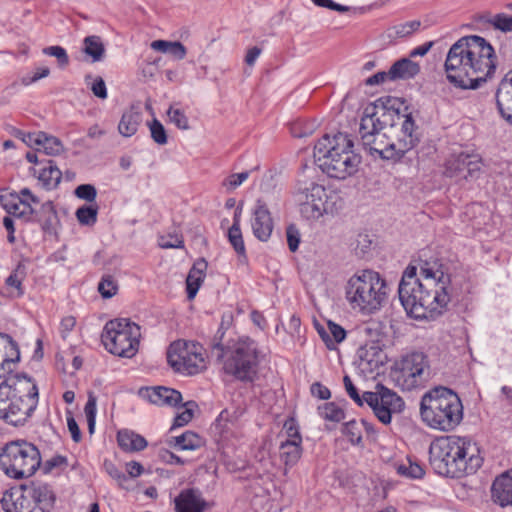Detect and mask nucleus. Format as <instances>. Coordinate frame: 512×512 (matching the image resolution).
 I'll return each mask as SVG.
<instances>
[{"instance_id":"412c9836","label":"nucleus","mask_w":512,"mask_h":512,"mask_svg":"<svg viewBox=\"0 0 512 512\" xmlns=\"http://www.w3.org/2000/svg\"><path fill=\"white\" fill-rule=\"evenodd\" d=\"M208 503L202 492L195 488H186L174 498L175 512H205Z\"/></svg>"},{"instance_id":"a18cd8bd","label":"nucleus","mask_w":512,"mask_h":512,"mask_svg":"<svg viewBox=\"0 0 512 512\" xmlns=\"http://www.w3.org/2000/svg\"><path fill=\"white\" fill-rule=\"evenodd\" d=\"M228 239L236 253L241 257H246V249L240 227H230L228 230Z\"/></svg>"},{"instance_id":"0e129e2a","label":"nucleus","mask_w":512,"mask_h":512,"mask_svg":"<svg viewBox=\"0 0 512 512\" xmlns=\"http://www.w3.org/2000/svg\"><path fill=\"white\" fill-rule=\"evenodd\" d=\"M160 247L168 249V248H183L184 241L182 237L175 235L169 236V238L161 237L159 242Z\"/></svg>"},{"instance_id":"473e14b6","label":"nucleus","mask_w":512,"mask_h":512,"mask_svg":"<svg viewBox=\"0 0 512 512\" xmlns=\"http://www.w3.org/2000/svg\"><path fill=\"white\" fill-rule=\"evenodd\" d=\"M82 51L91 59V62H100L105 56V46L100 36L91 35L83 40Z\"/></svg>"},{"instance_id":"f257e3e1","label":"nucleus","mask_w":512,"mask_h":512,"mask_svg":"<svg viewBox=\"0 0 512 512\" xmlns=\"http://www.w3.org/2000/svg\"><path fill=\"white\" fill-rule=\"evenodd\" d=\"M417 267L409 265L399 284V299L407 314L415 319L442 314L451 301V275L437 258L419 259Z\"/></svg>"},{"instance_id":"f3484780","label":"nucleus","mask_w":512,"mask_h":512,"mask_svg":"<svg viewBox=\"0 0 512 512\" xmlns=\"http://www.w3.org/2000/svg\"><path fill=\"white\" fill-rule=\"evenodd\" d=\"M363 397L374 415L385 425L391 423L393 413H400L405 406L400 396L381 384L376 386L374 392H364Z\"/></svg>"},{"instance_id":"a878e982","label":"nucleus","mask_w":512,"mask_h":512,"mask_svg":"<svg viewBox=\"0 0 512 512\" xmlns=\"http://www.w3.org/2000/svg\"><path fill=\"white\" fill-rule=\"evenodd\" d=\"M492 497L502 507L512 505V470L498 476L491 488Z\"/></svg>"},{"instance_id":"4c0bfd02","label":"nucleus","mask_w":512,"mask_h":512,"mask_svg":"<svg viewBox=\"0 0 512 512\" xmlns=\"http://www.w3.org/2000/svg\"><path fill=\"white\" fill-rule=\"evenodd\" d=\"M480 20L491 25L495 30L503 33L512 32V15L506 13L485 14L480 16Z\"/></svg>"},{"instance_id":"9d476101","label":"nucleus","mask_w":512,"mask_h":512,"mask_svg":"<svg viewBox=\"0 0 512 512\" xmlns=\"http://www.w3.org/2000/svg\"><path fill=\"white\" fill-rule=\"evenodd\" d=\"M56 496L45 483H31L11 488L3 493L0 500L5 512H50Z\"/></svg>"},{"instance_id":"bf43d9fd","label":"nucleus","mask_w":512,"mask_h":512,"mask_svg":"<svg viewBox=\"0 0 512 512\" xmlns=\"http://www.w3.org/2000/svg\"><path fill=\"white\" fill-rule=\"evenodd\" d=\"M189 405L194 406L195 404L193 402H188L185 404V410L175 417L172 428L182 427L192 420L193 410L188 407Z\"/></svg>"},{"instance_id":"39448f33","label":"nucleus","mask_w":512,"mask_h":512,"mask_svg":"<svg viewBox=\"0 0 512 512\" xmlns=\"http://www.w3.org/2000/svg\"><path fill=\"white\" fill-rule=\"evenodd\" d=\"M420 415L428 427L449 432L462 422L463 404L455 391L444 386H437L422 396Z\"/></svg>"},{"instance_id":"37998d69","label":"nucleus","mask_w":512,"mask_h":512,"mask_svg":"<svg viewBox=\"0 0 512 512\" xmlns=\"http://www.w3.org/2000/svg\"><path fill=\"white\" fill-rule=\"evenodd\" d=\"M318 413L323 419L333 422H340L345 417L344 411L333 402L319 406Z\"/></svg>"},{"instance_id":"2eb2a0df","label":"nucleus","mask_w":512,"mask_h":512,"mask_svg":"<svg viewBox=\"0 0 512 512\" xmlns=\"http://www.w3.org/2000/svg\"><path fill=\"white\" fill-rule=\"evenodd\" d=\"M392 375L397 385L411 391L423 386L430 375L427 356L422 352H412L395 364Z\"/></svg>"},{"instance_id":"c03bdc74","label":"nucleus","mask_w":512,"mask_h":512,"mask_svg":"<svg viewBox=\"0 0 512 512\" xmlns=\"http://www.w3.org/2000/svg\"><path fill=\"white\" fill-rule=\"evenodd\" d=\"M97 206H81L76 211V218L82 225H93L97 221Z\"/></svg>"},{"instance_id":"5fc2aeb1","label":"nucleus","mask_w":512,"mask_h":512,"mask_svg":"<svg viewBox=\"0 0 512 512\" xmlns=\"http://www.w3.org/2000/svg\"><path fill=\"white\" fill-rule=\"evenodd\" d=\"M74 194L79 199L94 202L97 196V190L91 184H81L75 189Z\"/></svg>"},{"instance_id":"c9c22d12","label":"nucleus","mask_w":512,"mask_h":512,"mask_svg":"<svg viewBox=\"0 0 512 512\" xmlns=\"http://www.w3.org/2000/svg\"><path fill=\"white\" fill-rule=\"evenodd\" d=\"M421 26L419 20H412L400 24L393 25L386 30V36L389 40L405 38L415 33Z\"/></svg>"},{"instance_id":"5701e85b","label":"nucleus","mask_w":512,"mask_h":512,"mask_svg":"<svg viewBox=\"0 0 512 512\" xmlns=\"http://www.w3.org/2000/svg\"><path fill=\"white\" fill-rule=\"evenodd\" d=\"M251 227L254 236L260 241L265 242L271 237L273 220L267 206L260 200L257 201L256 208L253 212Z\"/></svg>"},{"instance_id":"72a5a7b5","label":"nucleus","mask_w":512,"mask_h":512,"mask_svg":"<svg viewBox=\"0 0 512 512\" xmlns=\"http://www.w3.org/2000/svg\"><path fill=\"white\" fill-rule=\"evenodd\" d=\"M318 332L328 349H334L335 345L342 342L346 337L345 329L332 321L328 322V331L321 328Z\"/></svg>"},{"instance_id":"b1692460","label":"nucleus","mask_w":512,"mask_h":512,"mask_svg":"<svg viewBox=\"0 0 512 512\" xmlns=\"http://www.w3.org/2000/svg\"><path fill=\"white\" fill-rule=\"evenodd\" d=\"M496 104L502 118L512 124V70L499 83Z\"/></svg>"},{"instance_id":"3c124183","label":"nucleus","mask_w":512,"mask_h":512,"mask_svg":"<svg viewBox=\"0 0 512 512\" xmlns=\"http://www.w3.org/2000/svg\"><path fill=\"white\" fill-rule=\"evenodd\" d=\"M343 434L346 435L353 445H359L362 442V434L359 424L355 420L344 424Z\"/></svg>"},{"instance_id":"e433bc0d","label":"nucleus","mask_w":512,"mask_h":512,"mask_svg":"<svg viewBox=\"0 0 512 512\" xmlns=\"http://www.w3.org/2000/svg\"><path fill=\"white\" fill-rule=\"evenodd\" d=\"M26 266L23 263H18L16 268L6 278L5 284L9 289H13V295L20 297L24 294L22 283L26 278Z\"/></svg>"},{"instance_id":"09e8293b","label":"nucleus","mask_w":512,"mask_h":512,"mask_svg":"<svg viewBox=\"0 0 512 512\" xmlns=\"http://www.w3.org/2000/svg\"><path fill=\"white\" fill-rule=\"evenodd\" d=\"M117 290V283L110 275L103 276L98 284V291L103 298L113 297L117 293Z\"/></svg>"},{"instance_id":"864d4df0","label":"nucleus","mask_w":512,"mask_h":512,"mask_svg":"<svg viewBox=\"0 0 512 512\" xmlns=\"http://www.w3.org/2000/svg\"><path fill=\"white\" fill-rule=\"evenodd\" d=\"M43 54L55 57L60 67H66L69 64V57L66 50L58 45L45 47Z\"/></svg>"},{"instance_id":"6e6d98bb","label":"nucleus","mask_w":512,"mask_h":512,"mask_svg":"<svg viewBox=\"0 0 512 512\" xmlns=\"http://www.w3.org/2000/svg\"><path fill=\"white\" fill-rule=\"evenodd\" d=\"M343 383H344L345 390H346L347 394L349 395V397L358 406H363V404L365 403L364 397H363V395L360 396V394L358 393L357 388L355 387V385L353 384L351 378L348 375L344 376Z\"/></svg>"},{"instance_id":"2f4dec72","label":"nucleus","mask_w":512,"mask_h":512,"mask_svg":"<svg viewBox=\"0 0 512 512\" xmlns=\"http://www.w3.org/2000/svg\"><path fill=\"white\" fill-rule=\"evenodd\" d=\"M117 441L121 449L128 452L141 451L145 449L148 444L144 437L129 430L119 431Z\"/></svg>"},{"instance_id":"49530a36","label":"nucleus","mask_w":512,"mask_h":512,"mask_svg":"<svg viewBox=\"0 0 512 512\" xmlns=\"http://www.w3.org/2000/svg\"><path fill=\"white\" fill-rule=\"evenodd\" d=\"M149 130L152 140L158 145H165L168 142V136L166 129L163 124L154 118L151 123H149Z\"/></svg>"},{"instance_id":"a211bd4d","label":"nucleus","mask_w":512,"mask_h":512,"mask_svg":"<svg viewBox=\"0 0 512 512\" xmlns=\"http://www.w3.org/2000/svg\"><path fill=\"white\" fill-rule=\"evenodd\" d=\"M385 112L391 113V120L388 121V126H401V137L397 140V148L398 152L405 154L413 149L419 140L416 133L417 126L415 121L410 113L401 114L398 109H393L392 107L385 106Z\"/></svg>"},{"instance_id":"6e6552de","label":"nucleus","mask_w":512,"mask_h":512,"mask_svg":"<svg viewBox=\"0 0 512 512\" xmlns=\"http://www.w3.org/2000/svg\"><path fill=\"white\" fill-rule=\"evenodd\" d=\"M212 354L222 361L224 372L238 380L252 381L257 374L260 352L257 343L248 337L228 346L214 342Z\"/></svg>"},{"instance_id":"79ce46f5","label":"nucleus","mask_w":512,"mask_h":512,"mask_svg":"<svg viewBox=\"0 0 512 512\" xmlns=\"http://www.w3.org/2000/svg\"><path fill=\"white\" fill-rule=\"evenodd\" d=\"M237 416L228 410H223L215 421V430L220 434H228L236 426Z\"/></svg>"},{"instance_id":"052dcab7","label":"nucleus","mask_w":512,"mask_h":512,"mask_svg":"<svg viewBox=\"0 0 512 512\" xmlns=\"http://www.w3.org/2000/svg\"><path fill=\"white\" fill-rule=\"evenodd\" d=\"M248 177L249 173L247 171L235 173L226 178L223 182V185L228 189L233 190L240 186Z\"/></svg>"},{"instance_id":"774afa93","label":"nucleus","mask_w":512,"mask_h":512,"mask_svg":"<svg viewBox=\"0 0 512 512\" xmlns=\"http://www.w3.org/2000/svg\"><path fill=\"white\" fill-rule=\"evenodd\" d=\"M75 325H76V319L73 316L64 317L60 323V333H61L62 338L65 339L68 336L69 332H71L73 330Z\"/></svg>"},{"instance_id":"4468645a","label":"nucleus","mask_w":512,"mask_h":512,"mask_svg":"<svg viewBox=\"0 0 512 512\" xmlns=\"http://www.w3.org/2000/svg\"><path fill=\"white\" fill-rule=\"evenodd\" d=\"M202 350V346L196 342L174 341L167 351L168 364L177 373L196 375L206 368Z\"/></svg>"},{"instance_id":"cd10ccee","label":"nucleus","mask_w":512,"mask_h":512,"mask_svg":"<svg viewBox=\"0 0 512 512\" xmlns=\"http://www.w3.org/2000/svg\"><path fill=\"white\" fill-rule=\"evenodd\" d=\"M302 443H283L279 445V458L284 464L283 474L286 476L302 457Z\"/></svg>"},{"instance_id":"423d86ee","label":"nucleus","mask_w":512,"mask_h":512,"mask_svg":"<svg viewBox=\"0 0 512 512\" xmlns=\"http://www.w3.org/2000/svg\"><path fill=\"white\" fill-rule=\"evenodd\" d=\"M388 285L381 275L365 269L352 275L345 285V297L353 310L372 314L381 309L388 298Z\"/></svg>"},{"instance_id":"0eeeda50","label":"nucleus","mask_w":512,"mask_h":512,"mask_svg":"<svg viewBox=\"0 0 512 512\" xmlns=\"http://www.w3.org/2000/svg\"><path fill=\"white\" fill-rule=\"evenodd\" d=\"M391 113L385 112V105H369L361 118L359 134L363 148L372 156L393 159L404 154L398 152L397 141H390L382 131L388 127Z\"/></svg>"},{"instance_id":"c85d7f7f","label":"nucleus","mask_w":512,"mask_h":512,"mask_svg":"<svg viewBox=\"0 0 512 512\" xmlns=\"http://www.w3.org/2000/svg\"><path fill=\"white\" fill-rule=\"evenodd\" d=\"M420 72L418 63L409 58H402L390 67V80H407L415 77Z\"/></svg>"},{"instance_id":"603ef678","label":"nucleus","mask_w":512,"mask_h":512,"mask_svg":"<svg viewBox=\"0 0 512 512\" xmlns=\"http://www.w3.org/2000/svg\"><path fill=\"white\" fill-rule=\"evenodd\" d=\"M104 469L113 478L121 488H127L125 483L128 481V476L122 472L117 466L108 460L104 461Z\"/></svg>"},{"instance_id":"f704fd0d","label":"nucleus","mask_w":512,"mask_h":512,"mask_svg":"<svg viewBox=\"0 0 512 512\" xmlns=\"http://www.w3.org/2000/svg\"><path fill=\"white\" fill-rule=\"evenodd\" d=\"M467 153L451 156L445 164L444 174L450 178L465 179Z\"/></svg>"},{"instance_id":"aec40b11","label":"nucleus","mask_w":512,"mask_h":512,"mask_svg":"<svg viewBox=\"0 0 512 512\" xmlns=\"http://www.w3.org/2000/svg\"><path fill=\"white\" fill-rule=\"evenodd\" d=\"M20 360L17 343L8 334L0 333V378L5 379Z\"/></svg>"},{"instance_id":"bb28decb","label":"nucleus","mask_w":512,"mask_h":512,"mask_svg":"<svg viewBox=\"0 0 512 512\" xmlns=\"http://www.w3.org/2000/svg\"><path fill=\"white\" fill-rule=\"evenodd\" d=\"M208 263L204 258L198 259L190 269L186 278L187 298L194 299L206 276Z\"/></svg>"},{"instance_id":"8fccbe9b","label":"nucleus","mask_w":512,"mask_h":512,"mask_svg":"<svg viewBox=\"0 0 512 512\" xmlns=\"http://www.w3.org/2000/svg\"><path fill=\"white\" fill-rule=\"evenodd\" d=\"M167 115L170 119V122L173 123L178 129L188 130L190 128L188 117L181 109L170 107L167 111Z\"/></svg>"},{"instance_id":"338daca9","label":"nucleus","mask_w":512,"mask_h":512,"mask_svg":"<svg viewBox=\"0 0 512 512\" xmlns=\"http://www.w3.org/2000/svg\"><path fill=\"white\" fill-rule=\"evenodd\" d=\"M311 394L321 400H327L331 397L330 390L322 385L320 382H315L311 385Z\"/></svg>"},{"instance_id":"f8f14e48","label":"nucleus","mask_w":512,"mask_h":512,"mask_svg":"<svg viewBox=\"0 0 512 512\" xmlns=\"http://www.w3.org/2000/svg\"><path fill=\"white\" fill-rule=\"evenodd\" d=\"M301 212L307 218L317 220L324 214H336L344 207L340 192L326 190L324 186L311 183L299 193Z\"/></svg>"},{"instance_id":"69168bd1","label":"nucleus","mask_w":512,"mask_h":512,"mask_svg":"<svg viewBox=\"0 0 512 512\" xmlns=\"http://www.w3.org/2000/svg\"><path fill=\"white\" fill-rule=\"evenodd\" d=\"M186 53H187L186 48L181 42H179V41H174V42L171 41L170 42L169 50H168L167 54L172 55L177 60H182L185 58Z\"/></svg>"},{"instance_id":"6ab92c4d","label":"nucleus","mask_w":512,"mask_h":512,"mask_svg":"<svg viewBox=\"0 0 512 512\" xmlns=\"http://www.w3.org/2000/svg\"><path fill=\"white\" fill-rule=\"evenodd\" d=\"M0 202L7 213L23 217L35 213L32 204H39L40 200L30 189L23 188L19 194L9 193L0 197Z\"/></svg>"},{"instance_id":"4d7b16f0","label":"nucleus","mask_w":512,"mask_h":512,"mask_svg":"<svg viewBox=\"0 0 512 512\" xmlns=\"http://www.w3.org/2000/svg\"><path fill=\"white\" fill-rule=\"evenodd\" d=\"M286 237H287V243L289 250L291 252H295L300 244V232L299 230L294 226L290 225L286 229Z\"/></svg>"},{"instance_id":"f03ea898","label":"nucleus","mask_w":512,"mask_h":512,"mask_svg":"<svg viewBox=\"0 0 512 512\" xmlns=\"http://www.w3.org/2000/svg\"><path fill=\"white\" fill-rule=\"evenodd\" d=\"M483 462L480 446L469 436H440L429 446V463L444 477L460 479L473 475Z\"/></svg>"},{"instance_id":"7c9ffc66","label":"nucleus","mask_w":512,"mask_h":512,"mask_svg":"<svg viewBox=\"0 0 512 512\" xmlns=\"http://www.w3.org/2000/svg\"><path fill=\"white\" fill-rule=\"evenodd\" d=\"M62 178V172L53 160H45L42 168L38 171V179L47 189L58 186Z\"/></svg>"},{"instance_id":"393cba45","label":"nucleus","mask_w":512,"mask_h":512,"mask_svg":"<svg viewBox=\"0 0 512 512\" xmlns=\"http://www.w3.org/2000/svg\"><path fill=\"white\" fill-rule=\"evenodd\" d=\"M140 394L143 398L158 406H176L182 400L179 391L163 386L142 389Z\"/></svg>"},{"instance_id":"20e7f679","label":"nucleus","mask_w":512,"mask_h":512,"mask_svg":"<svg viewBox=\"0 0 512 512\" xmlns=\"http://www.w3.org/2000/svg\"><path fill=\"white\" fill-rule=\"evenodd\" d=\"M348 134L339 132L333 137L323 136L314 147V158L323 173L331 178L346 179L355 174L361 158L353 151Z\"/></svg>"},{"instance_id":"58836bf2","label":"nucleus","mask_w":512,"mask_h":512,"mask_svg":"<svg viewBox=\"0 0 512 512\" xmlns=\"http://www.w3.org/2000/svg\"><path fill=\"white\" fill-rule=\"evenodd\" d=\"M174 447L180 450H196L201 447L202 439L192 431H186L180 436L173 438Z\"/></svg>"},{"instance_id":"680f3d73","label":"nucleus","mask_w":512,"mask_h":512,"mask_svg":"<svg viewBox=\"0 0 512 512\" xmlns=\"http://www.w3.org/2000/svg\"><path fill=\"white\" fill-rule=\"evenodd\" d=\"M316 6L328 8L340 13H345L351 10L349 6L335 3L333 0H311Z\"/></svg>"},{"instance_id":"13d9d810","label":"nucleus","mask_w":512,"mask_h":512,"mask_svg":"<svg viewBox=\"0 0 512 512\" xmlns=\"http://www.w3.org/2000/svg\"><path fill=\"white\" fill-rule=\"evenodd\" d=\"M466 161V173H465V179L468 177H473L475 173L480 171L481 168V160L478 157V155H471L467 154Z\"/></svg>"},{"instance_id":"1a4fd4ad","label":"nucleus","mask_w":512,"mask_h":512,"mask_svg":"<svg viewBox=\"0 0 512 512\" xmlns=\"http://www.w3.org/2000/svg\"><path fill=\"white\" fill-rule=\"evenodd\" d=\"M41 460L38 447L24 439L12 440L0 448V469L11 479L33 476Z\"/></svg>"},{"instance_id":"e2e57ef3","label":"nucleus","mask_w":512,"mask_h":512,"mask_svg":"<svg viewBox=\"0 0 512 512\" xmlns=\"http://www.w3.org/2000/svg\"><path fill=\"white\" fill-rule=\"evenodd\" d=\"M91 91L92 93L100 98V99H106L107 98V88L106 84L102 77L97 76L91 85Z\"/></svg>"},{"instance_id":"7ed1b4c3","label":"nucleus","mask_w":512,"mask_h":512,"mask_svg":"<svg viewBox=\"0 0 512 512\" xmlns=\"http://www.w3.org/2000/svg\"><path fill=\"white\" fill-rule=\"evenodd\" d=\"M38 388L23 373L9 375L0 383V419L12 426H22L38 405Z\"/></svg>"},{"instance_id":"ea45409f","label":"nucleus","mask_w":512,"mask_h":512,"mask_svg":"<svg viewBox=\"0 0 512 512\" xmlns=\"http://www.w3.org/2000/svg\"><path fill=\"white\" fill-rule=\"evenodd\" d=\"M39 221L42 222L44 230H51L58 222L57 212L51 201H47L41 205L39 212Z\"/></svg>"},{"instance_id":"4be33fe9","label":"nucleus","mask_w":512,"mask_h":512,"mask_svg":"<svg viewBox=\"0 0 512 512\" xmlns=\"http://www.w3.org/2000/svg\"><path fill=\"white\" fill-rule=\"evenodd\" d=\"M22 140L27 145L36 147L38 152H43L46 155H59L64 150L63 144L58 138L45 132L23 134Z\"/></svg>"},{"instance_id":"c756f323","label":"nucleus","mask_w":512,"mask_h":512,"mask_svg":"<svg viewBox=\"0 0 512 512\" xmlns=\"http://www.w3.org/2000/svg\"><path fill=\"white\" fill-rule=\"evenodd\" d=\"M141 122V112L138 109L131 107L123 113L118 124V131L124 137H131L136 134Z\"/></svg>"},{"instance_id":"ddd939ff","label":"nucleus","mask_w":512,"mask_h":512,"mask_svg":"<svg viewBox=\"0 0 512 512\" xmlns=\"http://www.w3.org/2000/svg\"><path fill=\"white\" fill-rule=\"evenodd\" d=\"M470 45L475 55L469 61L468 89H477L494 75L497 56L493 46L481 36L472 35Z\"/></svg>"},{"instance_id":"9b49d317","label":"nucleus","mask_w":512,"mask_h":512,"mask_svg":"<svg viewBox=\"0 0 512 512\" xmlns=\"http://www.w3.org/2000/svg\"><path fill=\"white\" fill-rule=\"evenodd\" d=\"M141 338L140 326L127 318L108 321L101 334L105 349L116 356L132 358L139 349Z\"/></svg>"},{"instance_id":"a19ab883","label":"nucleus","mask_w":512,"mask_h":512,"mask_svg":"<svg viewBox=\"0 0 512 512\" xmlns=\"http://www.w3.org/2000/svg\"><path fill=\"white\" fill-rule=\"evenodd\" d=\"M282 435L285 437L283 443H302V436L299 425L295 418H288L283 425Z\"/></svg>"},{"instance_id":"de8ad7c7","label":"nucleus","mask_w":512,"mask_h":512,"mask_svg":"<svg viewBox=\"0 0 512 512\" xmlns=\"http://www.w3.org/2000/svg\"><path fill=\"white\" fill-rule=\"evenodd\" d=\"M397 472L400 475L409 477V478H421L425 471L422 466L416 462H412L408 459V464H401L397 467Z\"/></svg>"},{"instance_id":"dca6fc26","label":"nucleus","mask_w":512,"mask_h":512,"mask_svg":"<svg viewBox=\"0 0 512 512\" xmlns=\"http://www.w3.org/2000/svg\"><path fill=\"white\" fill-rule=\"evenodd\" d=\"M471 38L465 36L456 41L449 49L445 60V71L447 79L455 86L468 89L470 84L469 78V61L475 53L471 51Z\"/></svg>"}]
</instances>
